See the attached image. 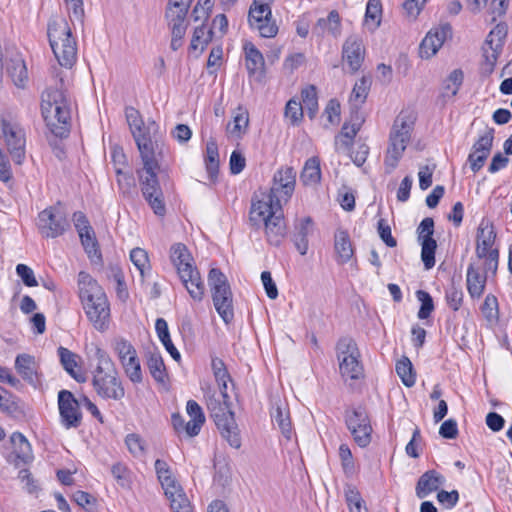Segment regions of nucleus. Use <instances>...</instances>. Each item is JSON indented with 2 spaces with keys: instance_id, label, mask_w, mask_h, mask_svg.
Returning <instances> with one entry per match:
<instances>
[{
  "instance_id": "nucleus-56",
  "label": "nucleus",
  "mask_w": 512,
  "mask_h": 512,
  "mask_svg": "<svg viewBox=\"0 0 512 512\" xmlns=\"http://www.w3.org/2000/svg\"><path fill=\"white\" fill-rule=\"evenodd\" d=\"M158 133V125L155 121L149 120L147 123H143V126L139 130L132 132L133 138L138 146V140L141 138L148 139L149 141H155Z\"/></svg>"
},
{
  "instance_id": "nucleus-4",
  "label": "nucleus",
  "mask_w": 512,
  "mask_h": 512,
  "mask_svg": "<svg viewBox=\"0 0 512 512\" xmlns=\"http://www.w3.org/2000/svg\"><path fill=\"white\" fill-rule=\"evenodd\" d=\"M47 35L58 63L71 68L77 60V43L66 19L56 17L49 21Z\"/></svg>"
},
{
  "instance_id": "nucleus-25",
  "label": "nucleus",
  "mask_w": 512,
  "mask_h": 512,
  "mask_svg": "<svg viewBox=\"0 0 512 512\" xmlns=\"http://www.w3.org/2000/svg\"><path fill=\"white\" fill-rule=\"evenodd\" d=\"M138 150L143 162V168L137 172H150L159 170V158L161 150L157 139L149 141L148 139L141 138L138 140Z\"/></svg>"
},
{
  "instance_id": "nucleus-57",
  "label": "nucleus",
  "mask_w": 512,
  "mask_h": 512,
  "mask_svg": "<svg viewBox=\"0 0 512 512\" xmlns=\"http://www.w3.org/2000/svg\"><path fill=\"white\" fill-rule=\"evenodd\" d=\"M73 500L77 505L87 512H95L97 508V499L88 492L78 490L73 494Z\"/></svg>"
},
{
  "instance_id": "nucleus-16",
  "label": "nucleus",
  "mask_w": 512,
  "mask_h": 512,
  "mask_svg": "<svg viewBox=\"0 0 512 512\" xmlns=\"http://www.w3.org/2000/svg\"><path fill=\"white\" fill-rule=\"evenodd\" d=\"M142 195L158 216H164L166 206L156 171L137 172Z\"/></svg>"
},
{
  "instance_id": "nucleus-38",
  "label": "nucleus",
  "mask_w": 512,
  "mask_h": 512,
  "mask_svg": "<svg viewBox=\"0 0 512 512\" xmlns=\"http://www.w3.org/2000/svg\"><path fill=\"white\" fill-rule=\"evenodd\" d=\"M249 126V113L248 111L239 106L233 112V121L227 125V132L233 136L240 138L246 133Z\"/></svg>"
},
{
  "instance_id": "nucleus-51",
  "label": "nucleus",
  "mask_w": 512,
  "mask_h": 512,
  "mask_svg": "<svg viewBox=\"0 0 512 512\" xmlns=\"http://www.w3.org/2000/svg\"><path fill=\"white\" fill-rule=\"evenodd\" d=\"M111 474L114 479L117 481V484L122 488H129L132 480H131V471L128 467L123 463H115L111 467Z\"/></svg>"
},
{
  "instance_id": "nucleus-17",
  "label": "nucleus",
  "mask_w": 512,
  "mask_h": 512,
  "mask_svg": "<svg viewBox=\"0 0 512 512\" xmlns=\"http://www.w3.org/2000/svg\"><path fill=\"white\" fill-rule=\"evenodd\" d=\"M69 227V222L60 204L50 206L38 215V228L42 236L56 238Z\"/></svg>"
},
{
  "instance_id": "nucleus-27",
  "label": "nucleus",
  "mask_w": 512,
  "mask_h": 512,
  "mask_svg": "<svg viewBox=\"0 0 512 512\" xmlns=\"http://www.w3.org/2000/svg\"><path fill=\"white\" fill-rule=\"evenodd\" d=\"M161 486L164 490L165 496L170 501V507L174 512H193L186 494L176 479Z\"/></svg>"
},
{
  "instance_id": "nucleus-47",
  "label": "nucleus",
  "mask_w": 512,
  "mask_h": 512,
  "mask_svg": "<svg viewBox=\"0 0 512 512\" xmlns=\"http://www.w3.org/2000/svg\"><path fill=\"white\" fill-rule=\"evenodd\" d=\"M345 499L350 512H368L364 500L355 487L346 488Z\"/></svg>"
},
{
  "instance_id": "nucleus-32",
  "label": "nucleus",
  "mask_w": 512,
  "mask_h": 512,
  "mask_svg": "<svg viewBox=\"0 0 512 512\" xmlns=\"http://www.w3.org/2000/svg\"><path fill=\"white\" fill-rule=\"evenodd\" d=\"M487 275L481 274L473 263L469 264L466 275L467 290L471 298H480L484 292Z\"/></svg>"
},
{
  "instance_id": "nucleus-5",
  "label": "nucleus",
  "mask_w": 512,
  "mask_h": 512,
  "mask_svg": "<svg viewBox=\"0 0 512 512\" xmlns=\"http://www.w3.org/2000/svg\"><path fill=\"white\" fill-rule=\"evenodd\" d=\"M250 221L256 226L264 224L267 241L273 246H279L286 236L282 208H276L265 201L253 202Z\"/></svg>"
},
{
  "instance_id": "nucleus-22",
  "label": "nucleus",
  "mask_w": 512,
  "mask_h": 512,
  "mask_svg": "<svg viewBox=\"0 0 512 512\" xmlns=\"http://www.w3.org/2000/svg\"><path fill=\"white\" fill-rule=\"evenodd\" d=\"M451 33L452 27L448 23L429 31L420 44L421 57L430 58L434 56L442 47L445 40L451 36Z\"/></svg>"
},
{
  "instance_id": "nucleus-23",
  "label": "nucleus",
  "mask_w": 512,
  "mask_h": 512,
  "mask_svg": "<svg viewBox=\"0 0 512 512\" xmlns=\"http://www.w3.org/2000/svg\"><path fill=\"white\" fill-rule=\"evenodd\" d=\"M364 56L365 48L362 40L356 35L349 36L343 44L342 57L352 73L360 69Z\"/></svg>"
},
{
  "instance_id": "nucleus-12",
  "label": "nucleus",
  "mask_w": 512,
  "mask_h": 512,
  "mask_svg": "<svg viewBox=\"0 0 512 512\" xmlns=\"http://www.w3.org/2000/svg\"><path fill=\"white\" fill-rule=\"evenodd\" d=\"M296 170L293 167H281L273 176V183L265 203L282 208L292 197L296 185Z\"/></svg>"
},
{
  "instance_id": "nucleus-55",
  "label": "nucleus",
  "mask_w": 512,
  "mask_h": 512,
  "mask_svg": "<svg viewBox=\"0 0 512 512\" xmlns=\"http://www.w3.org/2000/svg\"><path fill=\"white\" fill-rule=\"evenodd\" d=\"M416 297L421 303L417 316L419 319H427L434 310L433 299L431 295L424 290H418L416 292Z\"/></svg>"
},
{
  "instance_id": "nucleus-41",
  "label": "nucleus",
  "mask_w": 512,
  "mask_h": 512,
  "mask_svg": "<svg viewBox=\"0 0 512 512\" xmlns=\"http://www.w3.org/2000/svg\"><path fill=\"white\" fill-rule=\"evenodd\" d=\"M10 440L14 447L13 453L20 462L26 464L32 461L33 454L31 445L22 433L14 432L11 435Z\"/></svg>"
},
{
  "instance_id": "nucleus-11",
  "label": "nucleus",
  "mask_w": 512,
  "mask_h": 512,
  "mask_svg": "<svg viewBox=\"0 0 512 512\" xmlns=\"http://www.w3.org/2000/svg\"><path fill=\"white\" fill-rule=\"evenodd\" d=\"M337 359L341 376L347 380L363 377V366L359 360L360 352L354 339L343 337L336 345Z\"/></svg>"
},
{
  "instance_id": "nucleus-39",
  "label": "nucleus",
  "mask_w": 512,
  "mask_h": 512,
  "mask_svg": "<svg viewBox=\"0 0 512 512\" xmlns=\"http://www.w3.org/2000/svg\"><path fill=\"white\" fill-rule=\"evenodd\" d=\"M300 180L305 186L316 185L321 181V167L318 157H311L305 161L300 174Z\"/></svg>"
},
{
  "instance_id": "nucleus-49",
  "label": "nucleus",
  "mask_w": 512,
  "mask_h": 512,
  "mask_svg": "<svg viewBox=\"0 0 512 512\" xmlns=\"http://www.w3.org/2000/svg\"><path fill=\"white\" fill-rule=\"evenodd\" d=\"M79 237L86 253L90 258L101 257V253L98 249V243L93 229L85 230V232L83 233L81 232L79 234Z\"/></svg>"
},
{
  "instance_id": "nucleus-7",
  "label": "nucleus",
  "mask_w": 512,
  "mask_h": 512,
  "mask_svg": "<svg viewBox=\"0 0 512 512\" xmlns=\"http://www.w3.org/2000/svg\"><path fill=\"white\" fill-rule=\"evenodd\" d=\"M207 408L222 437L227 440L231 447L239 448L241 446V438L229 399L221 401L214 394L209 395L207 396Z\"/></svg>"
},
{
  "instance_id": "nucleus-58",
  "label": "nucleus",
  "mask_w": 512,
  "mask_h": 512,
  "mask_svg": "<svg viewBox=\"0 0 512 512\" xmlns=\"http://www.w3.org/2000/svg\"><path fill=\"white\" fill-rule=\"evenodd\" d=\"M445 298L448 306L457 311L462 305L463 302V291L460 287L452 284L445 293Z\"/></svg>"
},
{
  "instance_id": "nucleus-20",
  "label": "nucleus",
  "mask_w": 512,
  "mask_h": 512,
  "mask_svg": "<svg viewBox=\"0 0 512 512\" xmlns=\"http://www.w3.org/2000/svg\"><path fill=\"white\" fill-rule=\"evenodd\" d=\"M58 408L61 424L66 429L77 428L81 425L80 399H76L72 392L68 390L59 391Z\"/></svg>"
},
{
  "instance_id": "nucleus-46",
  "label": "nucleus",
  "mask_w": 512,
  "mask_h": 512,
  "mask_svg": "<svg viewBox=\"0 0 512 512\" xmlns=\"http://www.w3.org/2000/svg\"><path fill=\"white\" fill-rule=\"evenodd\" d=\"M463 79L464 74L462 70H453L444 82L442 96L448 98L454 97L458 93V90L463 83Z\"/></svg>"
},
{
  "instance_id": "nucleus-9",
  "label": "nucleus",
  "mask_w": 512,
  "mask_h": 512,
  "mask_svg": "<svg viewBox=\"0 0 512 512\" xmlns=\"http://www.w3.org/2000/svg\"><path fill=\"white\" fill-rule=\"evenodd\" d=\"M496 232L493 224L488 219H482L476 235V256L483 259V268L486 273L495 275L498 269L499 250L494 247Z\"/></svg>"
},
{
  "instance_id": "nucleus-37",
  "label": "nucleus",
  "mask_w": 512,
  "mask_h": 512,
  "mask_svg": "<svg viewBox=\"0 0 512 512\" xmlns=\"http://www.w3.org/2000/svg\"><path fill=\"white\" fill-rule=\"evenodd\" d=\"M246 60V68L250 75L262 73L264 71L265 61L262 53L251 42H246L243 46Z\"/></svg>"
},
{
  "instance_id": "nucleus-15",
  "label": "nucleus",
  "mask_w": 512,
  "mask_h": 512,
  "mask_svg": "<svg viewBox=\"0 0 512 512\" xmlns=\"http://www.w3.org/2000/svg\"><path fill=\"white\" fill-rule=\"evenodd\" d=\"M274 0H253L249 9V23L252 28L257 29L264 38L275 37L278 33V26L272 19L270 5Z\"/></svg>"
},
{
  "instance_id": "nucleus-31",
  "label": "nucleus",
  "mask_w": 512,
  "mask_h": 512,
  "mask_svg": "<svg viewBox=\"0 0 512 512\" xmlns=\"http://www.w3.org/2000/svg\"><path fill=\"white\" fill-rule=\"evenodd\" d=\"M494 140V130H487L479 139L474 143L473 148H476V152H481L482 156L472 159V171L478 172L483 166L488 156L490 155Z\"/></svg>"
},
{
  "instance_id": "nucleus-50",
  "label": "nucleus",
  "mask_w": 512,
  "mask_h": 512,
  "mask_svg": "<svg viewBox=\"0 0 512 512\" xmlns=\"http://www.w3.org/2000/svg\"><path fill=\"white\" fill-rule=\"evenodd\" d=\"M304 107L308 111V116L313 119L318 110L317 92L314 86L306 87L301 92Z\"/></svg>"
},
{
  "instance_id": "nucleus-8",
  "label": "nucleus",
  "mask_w": 512,
  "mask_h": 512,
  "mask_svg": "<svg viewBox=\"0 0 512 512\" xmlns=\"http://www.w3.org/2000/svg\"><path fill=\"white\" fill-rule=\"evenodd\" d=\"M208 284L217 313L226 324L231 323L234 319L233 295L227 277L219 269L212 268L208 274Z\"/></svg>"
},
{
  "instance_id": "nucleus-44",
  "label": "nucleus",
  "mask_w": 512,
  "mask_h": 512,
  "mask_svg": "<svg viewBox=\"0 0 512 512\" xmlns=\"http://www.w3.org/2000/svg\"><path fill=\"white\" fill-rule=\"evenodd\" d=\"M213 37L212 29H207L205 26L196 27L190 43V49L197 51L201 54L207 45L211 42Z\"/></svg>"
},
{
  "instance_id": "nucleus-19",
  "label": "nucleus",
  "mask_w": 512,
  "mask_h": 512,
  "mask_svg": "<svg viewBox=\"0 0 512 512\" xmlns=\"http://www.w3.org/2000/svg\"><path fill=\"white\" fill-rule=\"evenodd\" d=\"M417 240L421 246V260L426 270L435 265V253L437 242L433 238L434 220L431 217L424 218L416 229Z\"/></svg>"
},
{
  "instance_id": "nucleus-34",
  "label": "nucleus",
  "mask_w": 512,
  "mask_h": 512,
  "mask_svg": "<svg viewBox=\"0 0 512 512\" xmlns=\"http://www.w3.org/2000/svg\"><path fill=\"white\" fill-rule=\"evenodd\" d=\"M334 249L336 252V260L339 264L347 263L354 255V249L345 230H337L334 236Z\"/></svg>"
},
{
  "instance_id": "nucleus-21",
  "label": "nucleus",
  "mask_w": 512,
  "mask_h": 512,
  "mask_svg": "<svg viewBox=\"0 0 512 512\" xmlns=\"http://www.w3.org/2000/svg\"><path fill=\"white\" fill-rule=\"evenodd\" d=\"M2 132L6 141L7 149L16 164H22L25 157V134L24 131L9 122L2 120Z\"/></svg>"
},
{
  "instance_id": "nucleus-36",
  "label": "nucleus",
  "mask_w": 512,
  "mask_h": 512,
  "mask_svg": "<svg viewBox=\"0 0 512 512\" xmlns=\"http://www.w3.org/2000/svg\"><path fill=\"white\" fill-rule=\"evenodd\" d=\"M313 222L310 217L300 220L295 227L292 241L301 255H306L308 251V235L312 232Z\"/></svg>"
},
{
  "instance_id": "nucleus-18",
  "label": "nucleus",
  "mask_w": 512,
  "mask_h": 512,
  "mask_svg": "<svg viewBox=\"0 0 512 512\" xmlns=\"http://www.w3.org/2000/svg\"><path fill=\"white\" fill-rule=\"evenodd\" d=\"M345 423L354 441L362 448L371 442L372 426L366 410L362 407L347 410Z\"/></svg>"
},
{
  "instance_id": "nucleus-40",
  "label": "nucleus",
  "mask_w": 512,
  "mask_h": 512,
  "mask_svg": "<svg viewBox=\"0 0 512 512\" xmlns=\"http://www.w3.org/2000/svg\"><path fill=\"white\" fill-rule=\"evenodd\" d=\"M147 367L153 377V379L162 385L167 383L168 374L163 361V358L159 352H151L147 358Z\"/></svg>"
},
{
  "instance_id": "nucleus-60",
  "label": "nucleus",
  "mask_w": 512,
  "mask_h": 512,
  "mask_svg": "<svg viewBox=\"0 0 512 512\" xmlns=\"http://www.w3.org/2000/svg\"><path fill=\"white\" fill-rule=\"evenodd\" d=\"M481 311L486 319L489 321L498 318V300L492 295L488 294L482 304Z\"/></svg>"
},
{
  "instance_id": "nucleus-1",
  "label": "nucleus",
  "mask_w": 512,
  "mask_h": 512,
  "mask_svg": "<svg viewBox=\"0 0 512 512\" xmlns=\"http://www.w3.org/2000/svg\"><path fill=\"white\" fill-rule=\"evenodd\" d=\"M78 290L83 309L93 327L104 332L109 327L110 304L106 293L87 272L78 274Z\"/></svg>"
},
{
  "instance_id": "nucleus-43",
  "label": "nucleus",
  "mask_w": 512,
  "mask_h": 512,
  "mask_svg": "<svg viewBox=\"0 0 512 512\" xmlns=\"http://www.w3.org/2000/svg\"><path fill=\"white\" fill-rule=\"evenodd\" d=\"M205 165L209 177H216L219 171V152L214 140H209L206 144Z\"/></svg>"
},
{
  "instance_id": "nucleus-52",
  "label": "nucleus",
  "mask_w": 512,
  "mask_h": 512,
  "mask_svg": "<svg viewBox=\"0 0 512 512\" xmlns=\"http://www.w3.org/2000/svg\"><path fill=\"white\" fill-rule=\"evenodd\" d=\"M125 444L127 446L128 451L134 457H142L145 455V440L136 433H130L125 437Z\"/></svg>"
},
{
  "instance_id": "nucleus-35",
  "label": "nucleus",
  "mask_w": 512,
  "mask_h": 512,
  "mask_svg": "<svg viewBox=\"0 0 512 512\" xmlns=\"http://www.w3.org/2000/svg\"><path fill=\"white\" fill-rule=\"evenodd\" d=\"M372 81L369 76H363L357 81L352 89L349 102L352 112L358 114L359 109L365 103Z\"/></svg>"
},
{
  "instance_id": "nucleus-30",
  "label": "nucleus",
  "mask_w": 512,
  "mask_h": 512,
  "mask_svg": "<svg viewBox=\"0 0 512 512\" xmlns=\"http://www.w3.org/2000/svg\"><path fill=\"white\" fill-rule=\"evenodd\" d=\"M60 362L65 371L77 382L83 383L86 381L85 373L82 372L81 368L78 367L77 358L78 355L70 351L69 349L60 346L57 350Z\"/></svg>"
},
{
  "instance_id": "nucleus-3",
  "label": "nucleus",
  "mask_w": 512,
  "mask_h": 512,
  "mask_svg": "<svg viewBox=\"0 0 512 512\" xmlns=\"http://www.w3.org/2000/svg\"><path fill=\"white\" fill-rule=\"evenodd\" d=\"M170 259L190 297L201 302L205 295V285L187 247L182 243L172 245Z\"/></svg>"
},
{
  "instance_id": "nucleus-14",
  "label": "nucleus",
  "mask_w": 512,
  "mask_h": 512,
  "mask_svg": "<svg viewBox=\"0 0 512 512\" xmlns=\"http://www.w3.org/2000/svg\"><path fill=\"white\" fill-rule=\"evenodd\" d=\"M92 385L97 395L103 399L119 401L125 396V389L116 367L93 371Z\"/></svg>"
},
{
  "instance_id": "nucleus-45",
  "label": "nucleus",
  "mask_w": 512,
  "mask_h": 512,
  "mask_svg": "<svg viewBox=\"0 0 512 512\" xmlns=\"http://www.w3.org/2000/svg\"><path fill=\"white\" fill-rule=\"evenodd\" d=\"M395 369L402 383L406 387H412L415 384L416 376L414 373L413 365L409 358L403 357L402 359L398 360Z\"/></svg>"
},
{
  "instance_id": "nucleus-64",
  "label": "nucleus",
  "mask_w": 512,
  "mask_h": 512,
  "mask_svg": "<svg viewBox=\"0 0 512 512\" xmlns=\"http://www.w3.org/2000/svg\"><path fill=\"white\" fill-rule=\"evenodd\" d=\"M117 183L123 194H130L135 188V179L131 174L123 172L120 168L116 169Z\"/></svg>"
},
{
  "instance_id": "nucleus-29",
  "label": "nucleus",
  "mask_w": 512,
  "mask_h": 512,
  "mask_svg": "<svg viewBox=\"0 0 512 512\" xmlns=\"http://www.w3.org/2000/svg\"><path fill=\"white\" fill-rule=\"evenodd\" d=\"M15 369L23 380L36 386L38 383L37 369L38 365L35 357L26 353L17 355L15 359Z\"/></svg>"
},
{
  "instance_id": "nucleus-10",
  "label": "nucleus",
  "mask_w": 512,
  "mask_h": 512,
  "mask_svg": "<svg viewBox=\"0 0 512 512\" xmlns=\"http://www.w3.org/2000/svg\"><path fill=\"white\" fill-rule=\"evenodd\" d=\"M193 0H169L165 19L171 32L170 47L177 51L183 44V38L188 27L187 14Z\"/></svg>"
},
{
  "instance_id": "nucleus-42",
  "label": "nucleus",
  "mask_w": 512,
  "mask_h": 512,
  "mask_svg": "<svg viewBox=\"0 0 512 512\" xmlns=\"http://www.w3.org/2000/svg\"><path fill=\"white\" fill-rule=\"evenodd\" d=\"M86 352L89 359L97 361V365L93 371H101L115 367L109 354L99 345L95 343L87 345Z\"/></svg>"
},
{
  "instance_id": "nucleus-62",
  "label": "nucleus",
  "mask_w": 512,
  "mask_h": 512,
  "mask_svg": "<svg viewBox=\"0 0 512 512\" xmlns=\"http://www.w3.org/2000/svg\"><path fill=\"white\" fill-rule=\"evenodd\" d=\"M339 457L345 474H352L355 470L354 460L351 450L347 444H341L339 447Z\"/></svg>"
},
{
  "instance_id": "nucleus-63",
  "label": "nucleus",
  "mask_w": 512,
  "mask_h": 512,
  "mask_svg": "<svg viewBox=\"0 0 512 512\" xmlns=\"http://www.w3.org/2000/svg\"><path fill=\"white\" fill-rule=\"evenodd\" d=\"M285 116L291 121V124L298 123L303 116V107L300 102L289 100L285 107Z\"/></svg>"
},
{
  "instance_id": "nucleus-59",
  "label": "nucleus",
  "mask_w": 512,
  "mask_h": 512,
  "mask_svg": "<svg viewBox=\"0 0 512 512\" xmlns=\"http://www.w3.org/2000/svg\"><path fill=\"white\" fill-rule=\"evenodd\" d=\"M382 5L380 0H369L366 5L365 20L374 22V28L380 25Z\"/></svg>"
},
{
  "instance_id": "nucleus-2",
  "label": "nucleus",
  "mask_w": 512,
  "mask_h": 512,
  "mask_svg": "<svg viewBox=\"0 0 512 512\" xmlns=\"http://www.w3.org/2000/svg\"><path fill=\"white\" fill-rule=\"evenodd\" d=\"M41 112L47 127L56 137L68 135L71 111L69 101L61 88L51 87L42 93Z\"/></svg>"
},
{
  "instance_id": "nucleus-54",
  "label": "nucleus",
  "mask_w": 512,
  "mask_h": 512,
  "mask_svg": "<svg viewBox=\"0 0 512 512\" xmlns=\"http://www.w3.org/2000/svg\"><path fill=\"white\" fill-rule=\"evenodd\" d=\"M506 36L507 26L504 23L497 24L488 34L485 44L496 46V49H503Z\"/></svg>"
},
{
  "instance_id": "nucleus-33",
  "label": "nucleus",
  "mask_w": 512,
  "mask_h": 512,
  "mask_svg": "<svg viewBox=\"0 0 512 512\" xmlns=\"http://www.w3.org/2000/svg\"><path fill=\"white\" fill-rule=\"evenodd\" d=\"M313 32L319 36L328 33L333 37H338L341 34V18L336 10L329 12L326 18H319Z\"/></svg>"
},
{
  "instance_id": "nucleus-61",
  "label": "nucleus",
  "mask_w": 512,
  "mask_h": 512,
  "mask_svg": "<svg viewBox=\"0 0 512 512\" xmlns=\"http://www.w3.org/2000/svg\"><path fill=\"white\" fill-rule=\"evenodd\" d=\"M377 230L379 233V236L381 240L388 246V247H395L397 245L396 239L392 236L391 233V227L387 223V221L383 218L378 220L377 223Z\"/></svg>"
},
{
  "instance_id": "nucleus-48",
  "label": "nucleus",
  "mask_w": 512,
  "mask_h": 512,
  "mask_svg": "<svg viewBox=\"0 0 512 512\" xmlns=\"http://www.w3.org/2000/svg\"><path fill=\"white\" fill-rule=\"evenodd\" d=\"M363 121H364V119L362 117H360L358 114H355L353 122H352L351 125H349L347 123H345L343 125L339 137L344 138L342 140V144L345 147H349L350 146L352 140L354 139V137L356 136V134L360 130Z\"/></svg>"
},
{
  "instance_id": "nucleus-26",
  "label": "nucleus",
  "mask_w": 512,
  "mask_h": 512,
  "mask_svg": "<svg viewBox=\"0 0 512 512\" xmlns=\"http://www.w3.org/2000/svg\"><path fill=\"white\" fill-rule=\"evenodd\" d=\"M5 68L8 75L18 87H24L28 78L27 68L22 56L15 50H6Z\"/></svg>"
},
{
  "instance_id": "nucleus-13",
  "label": "nucleus",
  "mask_w": 512,
  "mask_h": 512,
  "mask_svg": "<svg viewBox=\"0 0 512 512\" xmlns=\"http://www.w3.org/2000/svg\"><path fill=\"white\" fill-rule=\"evenodd\" d=\"M112 348L128 379L134 384L142 383L140 359L133 344L123 337H117L112 341Z\"/></svg>"
},
{
  "instance_id": "nucleus-6",
  "label": "nucleus",
  "mask_w": 512,
  "mask_h": 512,
  "mask_svg": "<svg viewBox=\"0 0 512 512\" xmlns=\"http://www.w3.org/2000/svg\"><path fill=\"white\" fill-rule=\"evenodd\" d=\"M416 117L411 111H401L396 117L389 136L385 165L393 170L397 167L410 139Z\"/></svg>"
},
{
  "instance_id": "nucleus-53",
  "label": "nucleus",
  "mask_w": 512,
  "mask_h": 512,
  "mask_svg": "<svg viewBox=\"0 0 512 512\" xmlns=\"http://www.w3.org/2000/svg\"><path fill=\"white\" fill-rule=\"evenodd\" d=\"M487 46V48H483L484 62L482 63V71L489 75L494 71V67L502 49H496V46L493 45Z\"/></svg>"
},
{
  "instance_id": "nucleus-28",
  "label": "nucleus",
  "mask_w": 512,
  "mask_h": 512,
  "mask_svg": "<svg viewBox=\"0 0 512 512\" xmlns=\"http://www.w3.org/2000/svg\"><path fill=\"white\" fill-rule=\"evenodd\" d=\"M444 483L445 477L443 475L436 470H428L418 479L415 489L416 495L420 499L425 498L432 492L437 491Z\"/></svg>"
},
{
  "instance_id": "nucleus-24",
  "label": "nucleus",
  "mask_w": 512,
  "mask_h": 512,
  "mask_svg": "<svg viewBox=\"0 0 512 512\" xmlns=\"http://www.w3.org/2000/svg\"><path fill=\"white\" fill-rule=\"evenodd\" d=\"M270 414L274 425L279 428L287 440H290L293 434V428L287 402L285 400H281L279 397L273 398Z\"/></svg>"
}]
</instances>
